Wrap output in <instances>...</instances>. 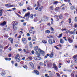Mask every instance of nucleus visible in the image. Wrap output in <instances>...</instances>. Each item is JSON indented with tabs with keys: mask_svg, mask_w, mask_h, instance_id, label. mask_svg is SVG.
Listing matches in <instances>:
<instances>
[{
	"mask_svg": "<svg viewBox=\"0 0 77 77\" xmlns=\"http://www.w3.org/2000/svg\"><path fill=\"white\" fill-rule=\"evenodd\" d=\"M48 18L46 16H44L42 18V21H48Z\"/></svg>",
	"mask_w": 77,
	"mask_h": 77,
	"instance_id": "1",
	"label": "nucleus"
},
{
	"mask_svg": "<svg viewBox=\"0 0 77 77\" xmlns=\"http://www.w3.org/2000/svg\"><path fill=\"white\" fill-rule=\"evenodd\" d=\"M35 60H39L42 59L41 57H35Z\"/></svg>",
	"mask_w": 77,
	"mask_h": 77,
	"instance_id": "2",
	"label": "nucleus"
},
{
	"mask_svg": "<svg viewBox=\"0 0 77 77\" xmlns=\"http://www.w3.org/2000/svg\"><path fill=\"white\" fill-rule=\"evenodd\" d=\"M53 68H55V70H56V71L58 69V68H57V67L55 63L53 64Z\"/></svg>",
	"mask_w": 77,
	"mask_h": 77,
	"instance_id": "3",
	"label": "nucleus"
},
{
	"mask_svg": "<svg viewBox=\"0 0 77 77\" xmlns=\"http://www.w3.org/2000/svg\"><path fill=\"white\" fill-rule=\"evenodd\" d=\"M22 41L24 44H26L27 43V41L25 38H22Z\"/></svg>",
	"mask_w": 77,
	"mask_h": 77,
	"instance_id": "4",
	"label": "nucleus"
},
{
	"mask_svg": "<svg viewBox=\"0 0 77 77\" xmlns=\"http://www.w3.org/2000/svg\"><path fill=\"white\" fill-rule=\"evenodd\" d=\"M68 41L69 43H72L73 42V40H71V38H69L68 39Z\"/></svg>",
	"mask_w": 77,
	"mask_h": 77,
	"instance_id": "5",
	"label": "nucleus"
},
{
	"mask_svg": "<svg viewBox=\"0 0 77 77\" xmlns=\"http://www.w3.org/2000/svg\"><path fill=\"white\" fill-rule=\"evenodd\" d=\"M38 51L40 53L42 54H44V51L41 50V49L40 48L38 49Z\"/></svg>",
	"mask_w": 77,
	"mask_h": 77,
	"instance_id": "6",
	"label": "nucleus"
},
{
	"mask_svg": "<svg viewBox=\"0 0 77 77\" xmlns=\"http://www.w3.org/2000/svg\"><path fill=\"white\" fill-rule=\"evenodd\" d=\"M48 42L49 44L51 45H52L53 44V41L51 39H49L48 40Z\"/></svg>",
	"mask_w": 77,
	"mask_h": 77,
	"instance_id": "7",
	"label": "nucleus"
},
{
	"mask_svg": "<svg viewBox=\"0 0 77 77\" xmlns=\"http://www.w3.org/2000/svg\"><path fill=\"white\" fill-rule=\"evenodd\" d=\"M13 24V26H15V25L17 26V25H18V23H15V21H14L12 22V24Z\"/></svg>",
	"mask_w": 77,
	"mask_h": 77,
	"instance_id": "8",
	"label": "nucleus"
},
{
	"mask_svg": "<svg viewBox=\"0 0 77 77\" xmlns=\"http://www.w3.org/2000/svg\"><path fill=\"white\" fill-rule=\"evenodd\" d=\"M6 21H4L2 23H0V25L1 26H5V25H6Z\"/></svg>",
	"mask_w": 77,
	"mask_h": 77,
	"instance_id": "9",
	"label": "nucleus"
},
{
	"mask_svg": "<svg viewBox=\"0 0 77 77\" xmlns=\"http://www.w3.org/2000/svg\"><path fill=\"white\" fill-rule=\"evenodd\" d=\"M76 30V29L73 32L71 31L70 32V34H72L73 35H75V31Z\"/></svg>",
	"mask_w": 77,
	"mask_h": 77,
	"instance_id": "10",
	"label": "nucleus"
},
{
	"mask_svg": "<svg viewBox=\"0 0 77 77\" xmlns=\"http://www.w3.org/2000/svg\"><path fill=\"white\" fill-rule=\"evenodd\" d=\"M29 17L30 15V13H28L26 14H25V15L24 16V17Z\"/></svg>",
	"mask_w": 77,
	"mask_h": 77,
	"instance_id": "11",
	"label": "nucleus"
},
{
	"mask_svg": "<svg viewBox=\"0 0 77 77\" xmlns=\"http://www.w3.org/2000/svg\"><path fill=\"white\" fill-rule=\"evenodd\" d=\"M54 56V54H53V53L52 52L51 53L49 57L50 58H52V57H53Z\"/></svg>",
	"mask_w": 77,
	"mask_h": 77,
	"instance_id": "12",
	"label": "nucleus"
},
{
	"mask_svg": "<svg viewBox=\"0 0 77 77\" xmlns=\"http://www.w3.org/2000/svg\"><path fill=\"white\" fill-rule=\"evenodd\" d=\"M17 62H20V61H21V60L18 58H15Z\"/></svg>",
	"mask_w": 77,
	"mask_h": 77,
	"instance_id": "13",
	"label": "nucleus"
},
{
	"mask_svg": "<svg viewBox=\"0 0 77 77\" xmlns=\"http://www.w3.org/2000/svg\"><path fill=\"white\" fill-rule=\"evenodd\" d=\"M34 72L37 75H39V72L36 70H35L34 71Z\"/></svg>",
	"mask_w": 77,
	"mask_h": 77,
	"instance_id": "14",
	"label": "nucleus"
},
{
	"mask_svg": "<svg viewBox=\"0 0 77 77\" xmlns=\"http://www.w3.org/2000/svg\"><path fill=\"white\" fill-rule=\"evenodd\" d=\"M8 39L9 40H10L11 44H13V38H8Z\"/></svg>",
	"mask_w": 77,
	"mask_h": 77,
	"instance_id": "15",
	"label": "nucleus"
},
{
	"mask_svg": "<svg viewBox=\"0 0 77 77\" xmlns=\"http://www.w3.org/2000/svg\"><path fill=\"white\" fill-rule=\"evenodd\" d=\"M3 11V9H1L0 10V17H1L2 16V11Z\"/></svg>",
	"mask_w": 77,
	"mask_h": 77,
	"instance_id": "16",
	"label": "nucleus"
},
{
	"mask_svg": "<svg viewBox=\"0 0 77 77\" xmlns=\"http://www.w3.org/2000/svg\"><path fill=\"white\" fill-rule=\"evenodd\" d=\"M59 18L60 20H61V19H62V18H63L62 15L60 14L59 16Z\"/></svg>",
	"mask_w": 77,
	"mask_h": 77,
	"instance_id": "17",
	"label": "nucleus"
},
{
	"mask_svg": "<svg viewBox=\"0 0 77 77\" xmlns=\"http://www.w3.org/2000/svg\"><path fill=\"white\" fill-rule=\"evenodd\" d=\"M70 9L71 10H74V9H75V7H74V6H71L70 7Z\"/></svg>",
	"mask_w": 77,
	"mask_h": 77,
	"instance_id": "18",
	"label": "nucleus"
},
{
	"mask_svg": "<svg viewBox=\"0 0 77 77\" xmlns=\"http://www.w3.org/2000/svg\"><path fill=\"white\" fill-rule=\"evenodd\" d=\"M2 75L3 76L5 75V74H6V72H5L3 71L2 72Z\"/></svg>",
	"mask_w": 77,
	"mask_h": 77,
	"instance_id": "19",
	"label": "nucleus"
},
{
	"mask_svg": "<svg viewBox=\"0 0 77 77\" xmlns=\"http://www.w3.org/2000/svg\"><path fill=\"white\" fill-rule=\"evenodd\" d=\"M35 54H36V55H38V56H41V55H40V54H39V53H38V52L37 51H36Z\"/></svg>",
	"mask_w": 77,
	"mask_h": 77,
	"instance_id": "20",
	"label": "nucleus"
},
{
	"mask_svg": "<svg viewBox=\"0 0 77 77\" xmlns=\"http://www.w3.org/2000/svg\"><path fill=\"white\" fill-rule=\"evenodd\" d=\"M29 45L31 48H32V47H33V46H32V43L31 42H29Z\"/></svg>",
	"mask_w": 77,
	"mask_h": 77,
	"instance_id": "21",
	"label": "nucleus"
},
{
	"mask_svg": "<svg viewBox=\"0 0 77 77\" xmlns=\"http://www.w3.org/2000/svg\"><path fill=\"white\" fill-rule=\"evenodd\" d=\"M13 29L14 30H17V27H16L15 26H13Z\"/></svg>",
	"mask_w": 77,
	"mask_h": 77,
	"instance_id": "22",
	"label": "nucleus"
},
{
	"mask_svg": "<svg viewBox=\"0 0 77 77\" xmlns=\"http://www.w3.org/2000/svg\"><path fill=\"white\" fill-rule=\"evenodd\" d=\"M27 59H29V60H32V57H29Z\"/></svg>",
	"mask_w": 77,
	"mask_h": 77,
	"instance_id": "23",
	"label": "nucleus"
},
{
	"mask_svg": "<svg viewBox=\"0 0 77 77\" xmlns=\"http://www.w3.org/2000/svg\"><path fill=\"white\" fill-rule=\"evenodd\" d=\"M53 4H55V5H57L58 3V2L57 1H54L53 2Z\"/></svg>",
	"mask_w": 77,
	"mask_h": 77,
	"instance_id": "24",
	"label": "nucleus"
},
{
	"mask_svg": "<svg viewBox=\"0 0 77 77\" xmlns=\"http://www.w3.org/2000/svg\"><path fill=\"white\" fill-rule=\"evenodd\" d=\"M20 56V55H19V54H17L16 56L15 57V58H18V57H19Z\"/></svg>",
	"mask_w": 77,
	"mask_h": 77,
	"instance_id": "25",
	"label": "nucleus"
},
{
	"mask_svg": "<svg viewBox=\"0 0 77 77\" xmlns=\"http://www.w3.org/2000/svg\"><path fill=\"white\" fill-rule=\"evenodd\" d=\"M50 30H46L45 31V33H49L50 32Z\"/></svg>",
	"mask_w": 77,
	"mask_h": 77,
	"instance_id": "26",
	"label": "nucleus"
},
{
	"mask_svg": "<svg viewBox=\"0 0 77 77\" xmlns=\"http://www.w3.org/2000/svg\"><path fill=\"white\" fill-rule=\"evenodd\" d=\"M55 11L57 12L59 11V7H57L55 8Z\"/></svg>",
	"mask_w": 77,
	"mask_h": 77,
	"instance_id": "27",
	"label": "nucleus"
},
{
	"mask_svg": "<svg viewBox=\"0 0 77 77\" xmlns=\"http://www.w3.org/2000/svg\"><path fill=\"white\" fill-rule=\"evenodd\" d=\"M53 37V36L49 35V36L47 37V38H49V39H50V38H52Z\"/></svg>",
	"mask_w": 77,
	"mask_h": 77,
	"instance_id": "28",
	"label": "nucleus"
},
{
	"mask_svg": "<svg viewBox=\"0 0 77 77\" xmlns=\"http://www.w3.org/2000/svg\"><path fill=\"white\" fill-rule=\"evenodd\" d=\"M60 43H61V44H62L63 43V42H64L63 40L62 39H60Z\"/></svg>",
	"mask_w": 77,
	"mask_h": 77,
	"instance_id": "29",
	"label": "nucleus"
},
{
	"mask_svg": "<svg viewBox=\"0 0 77 77\" xmlns=\"http://www.w3.org/2000/svg\"><path fill=\"white\" fill-rule=\"evenodd\" d=\"M29 64L30 65L32 66V67H33V63H29Z\"/></svg>",
	"mask_w": 77,
	"mask_h": 77,
	"instance_id": "30",
	"label": "nucleus"
},
{
	"mask_svg": "<svg viewBox=\"0 0 77 77\" xmlns=\"http://www.w3.org/2000/svg\"><path fill=\"white\" fill-rule=\"evenodd\" d=\"M49 62L48 60H46L44 62V63H47V64H48V63Z\"/></svg>",
	"mask_w": 77,
	"mask_h": 77,
	"instance_id": "31",
	"label": "nucleus"
},
{
	"mask_svg": "<svg viewBox=\"0 0 77 77\" xmlns=\"http://www.w3.org/2000/svg\"><path fill=\"white\" fill-rule=\"evenodd\" d=\"M19 5H20V6H23V4H21V2H19Z\"/></svg>",
	"mask_w": 77,
	"mask_h": 77,
	"instance_id": "32",
	"label": "nucleus"
},
{
	"mask_svg": "<svg viewBox=\"0 0 77 77\" xmlns=\"http://www.w3.org/2000/svg\"><path fill=\"white\" fill-rule=\"evenodd\" d=\"M73 59H76V58H77V55H76L75 56H74L73 57Z\"/></svg>",
	"mask_w": 77,
	"mask_h": 77,
	"instance_id": "33",
	"label": "nucleus"
},
{
	"mask_svg": "<svg viewBox=\"0 0 77 77\" xmlns=\"http://www.w3.org/2000/svg\"><path fill=\"white\" fill-rule=\"evenodd\" d=\"M42 42L44 44H46L47 43V41L45 40H43L42 41Z\"/></svg>",
	"mask_w": 77,
	"mask_h": 77,
	"instance_id": "34",
	"label": "nucleus"
},
{
	"mask_svg": "<svg viewBox=\"0 0 77 77\" xmlns=\"http://www.w3.org/2000/svg\"><path fill=\"white\" fill-rule=\"evenodd\" d=\"M62 36V34H60L59 35V36L58 37V38H61Z\"/></svg>",
	"mask_w": 77,
	"mask_h": 77,
	"instance_id": "35",
	"label": "nucleus"
},
{
	"mask_svg": "<svg viewBox=\"0 0 77 77\" xmlns=\"http://www.w3.org/2000/svg\"><path fill=\"white\" fill-rule=\"evenodd\" d=\"M4 47L3 45H0V48H3Z\"/></svg>",
	"mask_w": 77,
	"mask_h": 77,
	"instance_id": "36",
	"label": "nucleus"
},
{
	"mask_svg": "<svg viewBox=\"0 0 77 77\" xmlns=\"http://www.w3.org/2000/svg\"><path fill=\"white\" fill-rule=\"evenodd\" d=\"M38 46H37L35 47V50H38Z\"/></svg>",
	"mask_w": 77,
	"mask_h": 77,
	"instance_id": "37",
	"label": "nucleus"
},
{
	"mask_svg": "<svg viewBox=\"0 0 77 77\" xmlns=\"http://www.w3.org/2000/svg\"><path fill=\"white\" fill-rule=\"evenodd\" d=\"M75 21L77 22V17H75Z\"/></svg>",
	"mask_w": 77,
	"mask_h": 77,
	"instance_id": "38",
	"label": "nucleus"
},
{
	"mask_svg": "<svg viewBox=\"0 0 77 77\" xmlns=\"http://www.w3.org/2000/svg\"><path fill=\"white\" fill-rule=\"evenodd\" d=\"M71 77H74V74H73V73H72L71 74Z\"/></svg>",
	"mask_w": 77,
	"mask_h": 77,
	"instance_id": "39",
	"label": "nucleus"
},
{
	"mask_svg": "<svg viewBox=\"0 0 77 77\" xmlns=\"http://www.w3.org/2000/svg\"><path fill=\"white\" fill-rule=\"evenodd\" d=\"M38 11L39 12H41L42 11V9L41 8H39L38 9Z\"/></svg>",
	"mask_w": 77,
	"mask_h": 77,
	"instance_id": "40",
	"label": "nucleus"
},
{
	"mask_svg": "<svg viewBox=\"0 0 77 77\" xmlns=\"http://www.w3.org/2000/svg\"><path fill=\"white\" fill-rule=\"evenodd\" d=\"M51 31H54V29L52 27H51Z\"/></svg>",
	"mask_w": 77,
	"mask_h": 77,
	"instance_id": "41",
	"label": "nucleus"
},
{
	"mask_svg": "<svg viewBox=\"0 0 77 77\" xmlns=\"http://www.w3.org/2000/svg\"><path fill=\"white\" fill-rule=\"evenodd\" d=\"M64 1H67L68 3L70 2V0H64Z\"/></svg>",
	"mask_w": 77,
	"mask_h": 77,
	"instance_id": "42",
	"label": "nucleus"
},
{
	"mask_svg": "<svg viewBox=\"0 0 77 77\" xmlns=\"http://www.w3.org/2000/svg\"><path fill=\"white\" fill-rule=\"evenodd\" d=\"M75 27H77V23H75L74 25Z\"/></svg>",
	"mask_w": 77,
	"mask_h": 77,
	"instance_id": "43",
	"label": "nucleus"
},
{
	"mask_svg": "<svg viewBox=\"0 0 77 77\" xmlns=\"http://www.w3.org/2000/svg\"><path fill=\"white\" fill-rule=\"evenodd\" d=\"M67 77V76H66V75H64L62 76V77Z\"/></svg>",
	"mask_w": 77,
	"mask_h": 77,
	"instance_id": "44",
	"label": "nucleus"
},
{
	"mask_svg": "<svg viewBox=\"0 0 77 77\" xmlns=\"http://www.w3.org/2000/svg\"><path fill=\"white\" fill-rule=\"evenodd\" d=\"M37 3H38V7H39V6H40V4H39V2H37Z\"/></svg>",
	"mask_w": 77,
	"mask_h": 77,
	"instance_id": "45",
	"label": "nucleus"
},
{
	"mask_svg": "<svg viewBox=\"0 0 77 77\" xmlns=\"http://www.w3.org/2000/svg\"><path fill=\"white\" fill-rule=\"evenodd\" d=\"M56 74L57 75L58 77H60V75H59V74L58 73H57Z\"/></svg>",
	"mask_w": 77,
	"mask_h": 77,
	"instance_id": "46",
	"label": "nucleus"
},
{
	"mask_svg": "<svg viewBox=\"0 0 77 77\" xmlns=\"http://www.w3.org/2000/svg\"><path fill=\"white\" fill-rule=\"evenodd\" d=\"M31 16L30 17L31 18H32V19L33 18V14H31Z\"/></svg>",
	"mask_w": 77,
	"mask_h": 77,
	"instance_id": "47",
	"label": "nucleus"
},
{
	"mask_svg": "<svg viewBox=\"0 0 77 77\" xmlns=\"http://www.w3.org/2000/svg\"><path fill=\"white\" fill-rule=\"evenodd\" d=\"M62 31H65V30H66V29L65 28L64 29H61Z\"/></svg>",
	"mask_w": 77,
	"mask_h": 77,
	"instance_id": "48",
	"label": "nucleus"
},
{
	"mask_svg": "<svg viewBox=\"0 0 77 77\" xmlns=\"http://www.w3.org/2000/svg\"><path fill=\"white\" fill-rule=\"evenodd\" d=\"M63 39H64V40H65V41H67V40H66V37H63Z\"/></svg>",
	"mask_w": 77,
	"mask_h": 77,
	"instance_id": "49",
	"label": "nucleus"
},
{
	"mask_svg": "<svg viewBox=\"0 0 77 77\" xmlns=\"http://www.w3.org/2000/svg\"><path fill=\"white\" fill-rule=\"evenodd\" d=\"M32 32H33V31L32 30H29V32L30 33H32Z\"/></svg>",
	"mask_w": 77,
	"mask_h": 77,
	"instance_id": "50",
	"label": "nucleus"
},
{
	"mask_svg": "<svg viewBox=\"0 0 77 77\" xmlns=\"http://www.w3.org/2000/svg\"><path fill=\"white\" fill-rule=\"evenodd\" d=\"M8 50L10 51H11L12 50V48H8Z\"/></svg>",
	"mask_w": 77,
	"mask_h": 77,
	"instance_id": "51",
	"label": "nucleus"
},
{
	"mask_svg": "<svg viewBox=\"0 0 77 77\" xmlns=\"http://www.w3.org/2000/svg\"><path fill=\"white\" fill-rule=\"evenodd\" d=\"M31 39H32V38H31V37H29L28 38V40L29 41H30V40H31Z\"/></svg>",
	"mask_w": 77,
	"mask_h": 77,
	"instance_id": "52",
	"label": "nucleus"
},
{
	"mask_svg": "<svg viewBox=\"0 0 77 77\" xmlns=\"http://www.w3.org/2000/svg\"><path fill=\"white\" fill-rule=\"evenodd\" d=\"M11 6H12V5H10V4H8V6H9L10 7H11Z\"/></svg>",
	"mask_w": 77,
	"mask_h": 77,
	"instance_id": "53",
	"label": "nucleus"
},
{
	"mask_svg": "<svg viewBox=\"0 0 77 77\" xmlns=\"http://www.w3.org/2000/svg\"><path fill=\"white\" fill-rule=\"evenodd\" d=\"M32 54H34V53H35V52H34V51H32V52H31Z\"/></svg>",
	"mask_w": 77,
	"mask_h": 77,
	"instance_id": "54",
	"label": "nucleus"
},
{
	"mask_svg": "<svg viewBox=\"0 0 77 77\" xmlns=\"http://www.w3.org/2000/svg\"><path fill=\"white\" fill-rule=\"evenodd\" d=\"M22 50V49H21V48H20V49H18V51H21Z\"/></svg>",
	"mask_w": 77,
	"mask_h": 77,
	"instance_id": "55",
	"label": "nucleus"
},
{
	"mask_svg": "<svg viewBox=\"0 0 77 77\" xmlns=\"http://www.w3.org/2000/svg\"><path fill=\"white\" fill-rule=\"evenodd\" d=\"M70 31H69V30H67L66 31V33H69H69H70Z\"/></svg>",
	"mask_w": 77,
	"mask_h": 77,
	"instance_id": "56",
	"label": "nucleus"
},
{
	"mask_svg": "<svg viewBox=\"0 0 77 77\" xmlns=\"http://www.w3.org/2000/svg\"><path fill=\"white\" fill-rule=\"evenodd\" d=\"M8 56H9V57H11V54H9V55H8Z\"/></svg>",
	"mask_w": 77,
	"mask_h": 77,
	"instance_id": "57",
	"label": "nucleus"
},
{
	"mask_svg": "<svg viewBox=\"0 0 77 77\" xmlns=\"http://www.w3.org/2000/svg\"><path fill=\"white\" fill-rule=\"evenodd\" d=\"M30 34L29 33H28L27 34V36H30Z\"/></svg>",
	"mask_w": 77,
	"mask_h": 77,
	"instance_id": "58",
	"label": "nucleus"
},
{
	"mask_svg": "<svg viewBox=\"0 0 77 77\" xmlns=\"http://www.w3.org/2000/svg\"><path fill=\"white\" fill-rule=\"evenodd\" d=\"M26 9H23V12H25V11H26Z\"/></svg>",
	"mask_w": 77,
	"mask_h": 77,
	"instance_id": "59",
	"label": "nucleus"
},
{
	"mask_svg": "<svg viewBox=\"0 0 77 77\" xmlns=\"http://www.w3.org/2000/svg\"><path fill=\"white\" fill-rule=\"evenodd\" d=\"M65 6V4H62V6H61V7H62V6Z\"/></svg>",
	"mask_w": 77,
	"mask_h": 77,
	"instance_id": "60",
	"label": "nucleus"
},
{
	"mask_svg": "<svg viewBox=\"0 0 77 77\" xmlns=\"http://www.w3.org/2000/svg\"><path fill=\"white\" fill-rule=\"evenodd\" d=\"M75 63H77V58L75 60Z\"/></svg>",
	"mask_w": 77,
	"mask_h": 77,
	"instance_id": "61",
	"label": "nucleus"
},
{
	"mask_svg": "<svg viewBox=\"0 0 77 77\" xmlns=\"http://www.w3.org/2000/svg\"><path fill=\"white\" fill-rule=\"evenodd\" d=\"M18 66V64H17V63L15 64V66Z\"/></svg>",
	"mask_w": 77,
	"mask_h": 77,
	"instance_id": "62",
	"label": "nucleus"
},
{
	"mask_svg": "<svg viewBox=\"0 0 77 77\" xmlns=\"http://www.w3.org/2000/svg\"><path fill=\"white\" fill-rule=\"evenodd\" d=\"M38 7H36L35 8V10H38Z\"/></svg>",
	"mask_w": 77,
	"mask_h": 77,
	"instance_id": "63",
	"label": "nucleus"
},
{
	"mask_svg": "<svg viewBox=\"0 0 77 77\" xmlns=\"http://www.w3.org/2000/svg\"><path fill=\"white\" fill-rule=\"evenodd\" d=\"M40 65H43L42 63H40Z\"/></svg>",
	"mask_w": 77,
	"mask_h": 77,
	"instance_id": "64",
	"label": "nucleus"
}]
</instances>
